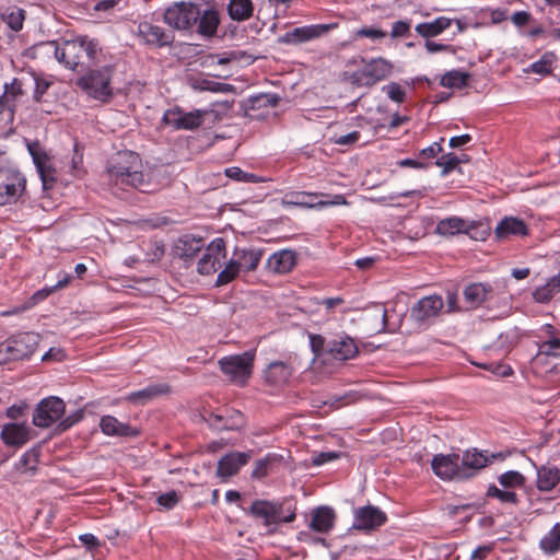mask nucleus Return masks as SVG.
Segmentation results:
<instances>
[{
	"label": "nucleus",
	"mask_w": 560,
	"mask_h": 560,
	"mask_svg": "<svg viewBox=\"0 0 560 560\" xmlns=\"http://www.w3.org/2000/svg\"><path fill=\"white\" fill-rule=\"evenodd\" d=\"M16 360L10 340L7 339L0 342V365L10 361Z\"/></svg>",
	"instance_id": "13d9d810"
},
{
	"label": "nucleus",
	"mask_w": 560,
	"mask_h": 560,
	"mask_svg": "<svg viewBox=\"0 0 560 560\" xmlns=\"http://www.w3.org/2000/svg\"><path fill=\"white\" fill-rule=\"evenodd\" d=\"M268 458L257 460L253 469L252 477L257 479L265 477L268 472Z\"/></svg>",
	"instance_id": "e2e57ef3"
},
{
	"label": "nucleus",
	"mask_w": 560,
	"mask_h": 560,
	"mask_svg": "<svg viewBox=\"0 0 560 560\" xmlns=\"http://www.w3.org/2000/svg\"><path fill=\"white\" fill-rule=\"evenodd\" d=\"M498 481L502 488L514 491L515 488H521L525 483V477L516 470H509L499 476Z\"/></svg>",
	"instance_id": "a18cd8bd"
},
{
	"label": "nucleus",
	"mask_w": 560,
	"mask_h": 560,
	"mask_svg": "<svg viewBox=\"0 0 560 560\" xmlns=\"http://www.w3.org/2000/svg\"><path fill=\"white\" fill-rule=\"evenodd\" d=\"M559 292V283L553 282L552 279H550L544 285L536 288L533 296L536 302L546 303L549 302Z\"/></svg>",
	"instance_id": "c03bdc74"
},
{
	"label": "nucleus",
	"mask_w": 560,
	"mask_h": 560,
	"mask_svg": "<svg viewBox=\"0 0 560 560\" xmlns=\"http://www.w3.org/2000/svg\"><path fill=\"white\" fill-rule=\"evenodd\" d=\"M296 264V254L290 249L273 253L267 260V268L273 273H288Z\"/></svg>",
	"instance_id": "393cba45"
},
{
	"label": "nucleus",
	"mask_w": 560,
	"mask_h": 560,
	"mask_svg": "<svg viewBox=\"0 0 560 560\" xmlns=\"http://www.w3.org/2000/svg\"><path fill=\"white\" fill-rule=\"evenodd\" d=\"M66 358V354L61 348H50L43 357L42 360L45 362L56 361L60 362Z\"/></svg>",
	"instance_id": "338daca9"
},
{
	"label": "nucleus",
	"mask_w": 560,
	"mask_h": 560,
	"mask_svg": "<svg viewBox=\"0 0 560 560\" xmlns=\"http://www.w3.org/2000/svg\"><path fill=\"white\" fill-rule=\"evenodd\" d=\"M34 435V430L27 422H7L1 430L3 443L16 448L26 444Z\"/></svg>",
	"instance_id": "a211bd4d"
},
{
	"label": "nucleus",
	"mask_w": 560,
	"mask_h": 560,
	"mask_svg": "<svg viewBox=\"0 0 560 560\" xmlns=\"http://www.w3.org/2000/svg\"><path fill=\"white\" fill-rule=\"evenodd\" d=\"M489 18L491 24H500L501 22L505 21L508 19V10L506 9H489Z\"/></svg>",
	"instance_id": "774afa93"
},
{
	"label": "nucleus",
	"mask_w": 560,
	"mask_h": 560,
	"mask_svg": "<svg viewBox=\"0 0 560 560\" xmlns=\"http://www.w3.org/2000/svg\"><path fill=\"white\" fill-rule=\"evenodd\" d=\"M203 247L202 240L194 235H184L175 244V254L184 260L192 259Z\"/></svg>",
	"instance_id": "bb28decb"
},
{
	"label": "nucleus",
	"mask_w": 560,
	"mask_h": 560,
	"mask_svg": "<svg viewBox=\"0 0 560 560\" xmlns=\"http://www.w3.org/2000/svg\"><path fill=\"white\" fill-rule=\"evenodd\" d=\"M101 48L98 44L86 36L66 40L55 47V57L67 68L74 70L79 65L98 61Z\"/></svg>",
	"instance_id": "f03ea898"
},
{
	"label": "nucleus",
	"mask_w": 560,
	"mask_h": 560,
	"mask_svg": "<svg viewBox=\"0 0 560 560\" xmlns=\"http://www.w3.org/2000/svg\"><path fill=\"white\" fill-rule=\"evenodd\" d=\"M252 458V452H232L223 456L217 468V475L222 479H228L238 472Z\"/></svg>",
	"instance_id": "aec40b11"
},
{
	"label": "nucleus",
	"mask_w": 560,
	"mask_h": 560,
	"mask_svg": "<svg viewBox=\"0 0 560 560\" xmlns=\"http://www.w3.org/2000/svg\"><path fill=\"white\" fill-rule=\"evenodd\" d=\"M226 242L222 237H215L212 240L207 247L202 256L200 257L197 270L200 275H214L229 261Z\"/></svg>",
	"instance_id": "9b49d317"
},
{
	"label": "nucleus",
	"mask_w": 560,
	"mask_h": 560,
	"mask_svg": "<svg viewBox=\"0 0 560 560\" xmlns=\"http://www.w3.org/2000/svg\"><path fill=\"white\" fill-rule=\"evenodd\" d=\"M444 307L442 296L433 294L420 299L411 308L410 316L418 324L425 325L432 323Z\"/></svg>",
	"instance_id": "4468645a"
},
{
	"label": "nucleus",
	"mask_w": 560,
	"mask_h": 560,
	"mask_svg": "<svg viewBox=\"0 0 560 560\" xmlns=\"http://www.w3.org/2000/svg\"><path fill=\"white\" fill-rule=\"evenodd\" d=\"M474 364L481 369H485L500 377H506V376L512 375V373H513L512 368L504 363L492 362V363H474Z\"/></svg>",
	"instance_id": "3c124183"
},
{
	"label": "nucleus",
	"mask_w": 560,
	"mask_h": 560,
	"mask_svg": "<svg viewBox=\"0 0 560 560\" xmlns=\"http://www.w3.org/2000/svg\"><path fill=\"white\" fill-rule=\"evenodd\" d=\"M338 26L337 23L312 24L294 27L278 38L280 44L300 45L317 39Z\"/></svg>",
	"instance_id": "f8f14e48"
},
{
	"label": "nucleus",
	"mask_w": 560,
	"mask_h": 560,
	"mask_svg": "<svg viewBox=\"0 0 560 560\" xmlns=\"http://www.w3.org/2000/svg\"><path fill=\"white\" fill-rule=\"evenodd\" d=\"M168 393L170 386L167 384H152L143 389L131 393L128 399L132 402L145 404L155 397L166 395Z\"/></svg>",
	"instance_id": "72a5a7b5"
},
{
	"label": "nucleus",
	"mask_w": 560,
	"mask_h": 560,
	"mask_svg": "<svg viewBox=\"0 0 560 560\" xmlns=\"http://www.w3.org/2000/svg\"><path fill=\"white\" fill-rule=\"evenodd\" d=\"M500 456V454H491V456H488L486 453L472 450L465 453L462 464L464 468L481 469Z\"/></svg>",
	"instance_id": "f704fd0d"
},
{
	"label": "nucleus",
	"mask_w": 560,
	"mask_h": 560,
	"mask_svg": "<svg viewBox=\"0 0 560 560\" xmlns=\"http://www.w3.org/2000/svg\"><path fill=\"white\" fill-rule=\"evenodd\" d=\"M200 8L190 1H178L168 5L163 14V21L178 32H190L196 26Z\"/></svg>",
	"instance_id": "423d86ee"
},
{
	"label": "nucleus",
	"mask_w": 560,
	"mask_h": 560,
	"mask_svg": "<svg viewBox=\"0 0 560 560\" xmlns=\"http://www.w3.org/2000/svg\"><path fill=\"white\" fill-rule=\"evenodd\" d=\"M23 20L24 15L22 10L12 11L7 18L8 24L13 31H20L22 28Z\"/></svg>",
	"instance_id": "052dcab7"
},
{
	"label": "nucleus",
	"mask_w": 560,
	"mask_h": 560,
	"mask_svg": "<svg viewBox=\"0 0 560 560\" xmlns=\"http://www.w3.org/2000/svg\"><path fill=\"white\" fill-rule=\"evenodd\" d=\"M28 410V405L24 400H20L9 407L5 411V416L12 420L18 418L26 417V412Z\"/></svg>",
	"instance_id": "5fc2aeb1"
},
{
	"label": "nucleus",
	"mask_w": 560,
	"mask_h": 560,
	"mask_svg": "<svg viewBox=\"0 0 560 560\" xmlns=\"http://www.w3.org/2000/svg\"><path fill=\"white\" fill-rule=\"evenodd\" d=\"M335 522V512L331 508L319 506L312 512L311 528L317 533L329 532Z\"/></svg>",
	"instance_id": "c85d7f7f"
},
{
	"label": "nucleus",
	"mask_w": 560,
	"mask_h": 560,
	"mask_svg": "<svg viewBox=\"0 0 560 560\" xmlns=\"http://www.w3.org/2000/svg\"><path fill=\"white\" fill-rule=\"evenodd\" d=\"M249 514L261 520L264 525L272 526L279 523H290L295 518V508L291 504L256 500L249 508Z\"/></svg>",
	"instance_id": "39448f33"
},
{
	"label": "nucleus",
	"mask_w": 560,
	"mask_h": 560,
	"mask_svg": "<svg viewBox=\"0 0 560 560\" xmlns=\"http://www.w3.org/2000/svg\"><path fill=\"white\" fill-rule=\"evenodd\" d=\"M556 61L557 56L553 52H545L539 60L529 65V67L525 69V72L547 75L552 72Z\"/></svg>",
	"instance_id": "58836bf2"
},
{
	"label": "nucleus",
	"mask_w": 560,
	"mask_h": 560,
	"mask_svg": "<svg viewBox=\"0 0 560 560\" xmlns=\"http://www.w3.org/2000/svg\"><path fill=\"white\" fill-rule=\"evenodd\" d=\"M197 23L198 34L203 37H212L215 35L220 24L219 12L214 8H208L203 11L200 10Z\"/></svg>",
	"instance_id": "cd10ccee"
},
{
	"label": "nucleus",
	"mask_w": 560,
	"mask_h": 560,
	"mask_svg": "<svg viewBox=\"0 0 560 560\" xmlns=\"http://www.w3.org/2000/svg\"><path fill=\"white\" fill-rule=\"evenodd\" d=\"M444 141L443 138L440 139V141H435L429 147L422 149L419 153L420 156L425 159H433L438 154H440L443 151L442 142Z\"/></svg>",
	"instance_id": "bf43d9fd"
},
{
	"label": "nucleus",
	"mask_w": 560,
	"mask_h": 560,
	"mask_svg": "<svg viewBox=\"0 0 560 560\" xmlns=\"http://www.w3.org/2000/svg\"><path fill=\"white\" fill-rule=\"evenodd\" d=\"M142 161L139 154L126 151L117 155V160L108 167V176L116 185H127L141 191H149V179L141 171Z\"/></svg>",
	"instance_id": "f257e3e1"
},
{
	"label": "nucleus",
	"mask_w": 560,
	"mask_h": 560,
	"mask_svg": "<svg viewBox=\"0 0 560 560\" xmlns=\"http://www.w3.org/2000/svg\"><path fill=\"white\" fill-rule=\"evenodd\" d=\"M487 495L491 498H497L500 502L503 503H512L515 504L517 502V495L514 491L510 489H500L497 486H489Z\"/></svg>",
	"instance_id": "09e8293b"
},
{
	"label": "nucleus",
	"mask_w": 560,
	"mask_h": 560,
	"mask_svg": "<svg viewBox=\"0 0 560 560\" xmlns=\"http://www.w3.org/2000/svg\"><path fill=\"white\" fill-rule=\"evenodd\" d=\"M254 359L253 352L245 351L241 354L223 357L219 364L221 371L232 383L245 385L252 374Z\"/></svg>",
	"instance_id": "1a4fd4ad"
},
{
	"label": "nucleus",
	"mask_w": 560,
	"mask_h": 560,
	"mask_svg": "<svg viewBox=\"0 0 560 560\" xmlns=\"http://www.w3.org/2000/svg\"><path fill=\"white\" fill-rule=\"evenodd\" d=\"M207 114L208 110L206 109L184 112L179 107H173L164 113L163 121L175 129L191 130L198 128L203 122V117Z\"/></svg>",
	"instance_id": "ddd939ff"
},
{
	"label": "nucleus",
	"mask_w": 560,
	"mask_h": 560,
	"mask_svg": "<svg viewBox=\"0 0 560 560\" xmlns=\"http://www.w3.org/2000/svg\"><path fill=\"white\" fill-rule=\"evenodd\" d=\"M394 65L392 61L376 57L363 60V66L353 73V79L359 85L372 86L392 75Z\"/></svg>",
	"instance_id": "9d476101"
},
{
	"label": "nucleus",
	"mask_w": 560,
	"mask_h": 560,
	"mask_svg": "<svg viewBox=\"0 0 560 560\" xmlns=\"http://www.w3.org/2000/svg\"><path fill=\"white\" fill-rule=\"evenodd\" d=\"M253 3L250 0H230L228 12L234 21L248 20L253 14Z\"/></svg>",
	"instance_id": "e433bc0d"
},
{
	"label": "nucleus",
	"mask_w": 560,
	"mask_h": 560,
	"mask_svg": "<svg viewBox=\"0 0 560 560\" xmlns=\"http://www.w3.org/2000/svg\"><path fill=\"white\" fill-rule=\"evenodd\" d=\"M539 547L546 555L560 550V523H557L539 541Z\"/></svg>",
	"instance_id": "4c0bfd02"
},
{
	"label": "nucleus",
	"mask_w": 560,
	"mask_h": 560,
	"mask_svg": "<svg viewBox=\"0 0 560 560\" xmlns=\"http://www.w3.org/2000/svg\"><path fill=\"white\" fill-rule=\"evenodd\" d=\"M459 163L460 159L454 153L444 154L435 161V164L442 168L443 176L452 172Z\"/></svg>",
	"instance_id": "8fccbe9b"
},
{
	"label": "nucleus",
	"mask_w": 560,
	"mask_h": 560,
	"mask_svg": "<svg viewBox=\"0 0 560 560\" xmlns=\"http://www.w3.org/2000/svg\"><path fill=\"white\" fill-rule=\"evenodd\" d=\"M191 88L197 91H210L213 93H229L233 90V86L230 84L217 82L208 78L191 80Z\"/></svg>",
	"instance_id": "ea45409f"
},
{
	"label": "nucleus",
	"mask_w": 560,
	"mask_h": 560,
	"mask_svg": "<svg viewBox=\"0 0 560 560\" xmlns=\"http://www.w3.org/2000/svg\"><path fill=\"white\" fill-rule=\"evenodd\" d=\"M383 91L386 93L388 98H390L392 101H394L396 103H402L406 98L405 89L396 82H390V83L384 85Z\"/></svg>",
	"instance_id": "603ef678"
},
{
	"label": "nucleus",
	"mask_w": 560,
	"mask_h": 560,
	"mask_svg": "<svg viewBox=\"0 0 560 560\" xmlns=\"http://www.w3.org/2000/svg\"><path fill=\"white\" fill-rule=\"evenodd\" d=\"M16 360L30 357L38 346L39 335L36 332H21L9 338Z\"/></svg>",
	"instance_id": "5701e85b"
},
{
	"label": "nucleus",
	"mask_w": 560,
	"mask_h": 560,
	"mask_svg": "<svg viewBox=\"0 0 560 560\" xmlns=\"http://www.w3.org/2000/svg\"><path fill=\"white\" fill-rule=\"evenodd\" d=\"M386 521V514L377 506H361L353 512V527L360 530H374L385 524Z\"/></svg>",
	"instance_id": "dca6fc26"
},
{
	"label": "nucleus",
	"mask_w": 560,
	"mask_h": 560,
	"mask_svg": "<svg viewBox=\"0 0 560 560\" xmlns=\"http://www.w3.org/2000/svg\"><path fill=\"white\" fill-rule=\"evenodd\" d=\"M452 19L446 16H439L433 21L417 24L415 31L418 35L424 38H432L441 35L452 25Z\"/></svg>",
	"instance_id": "c756f323"
},
{
	"label": "nucleus",
	"mask_w": 560,
	"mask_h": 560,
	"mask_svg": "<svg viewBox=\"0 0 560 560\" xmlns=\"http://www.w3.org/2000/svg\"><path fill=\"white\" fill-rule=\"evenodd\" d=\"M410 33V22L409 21H396L393 24L390 36L392 38L407 37Z\"/></svg>",
	"instance_id": "6e6d98bb"
},
{
	"label": "nucleus",
	"mask_w": 560,
	"mask_h": 560,
	"mask_svg": "<svg viewBox=\"0 0 560 560\" xmlns=\"http://www.w3.org/2000/svg\"><path fill=\"white\" fill-rule=\"evenodd\" d=\"M494 232L498 238H506L512 235L523 236L527 234V225L521 219L505 217L498 223Z\"/></svg>",
	"instance_id": "a878e982"
},
{
	"label": "nucleus",
	"mask_w": 560,
	"mask_h": 560,
	"mask_svg": "<svg viewBox=\"0 0 560 560\" xmlns=\"http://www.w3.org/2000/svg\"><path fill=\"white\" fill-rule=\"evenodd\" d=\"M560 481V470L556 466H540L537 468L536 486L539 491H550Z\"/></svg>",
	"instance_id": "2f4dec72"
},
{
	"label": "nucleus",
	"mask_w": 560,
	"mask_h": 560,
	"mask_svg": "<svg viewBox=\"0 0 560 560\" xmlns=\"http://www.w3.org/2000/svg\"><path fill=\"white\" fill-rule=\"evenodd\" d=\"M492 288L486 283H471L464 290L465 302L469 307L475 308L481 305L491 293Z\"/></svg>",
	"instance_id": "7c9ffc66"
},
{
	"label": "nucleus",
	"mask_w": 560,
	"mask_h": 560,
	"mask_svg": "<svg viewBox=\"0 0 560 560\" xmlns=\"http://www.w3.org/2000/svg\"><path fill=\"white\" fill-rule=\"evenodd\" d=\"M387 35V32L382 30L381 27L374 25H364L360 28H357L352 32V38H369L372 42H381Z\"/></svg>",
	"instance_id": "79ce46f5"
},
{
	"label": "nucleus",
	"mask_w": 560,
	"mask_h": 560,
	"mask_svg": "<svg viewBox=\"0 0 560 560\" xmlns=\"http://www.w3.org/2000/svg\"><path fill=\"white\" fill-rule=\"evenodd\" d=\"M38 463V452L34 448L25 452L16 464L21 472H34Z\"/></svg>",
	"instance_id": "49530a36"
},
{
	"label": "nucleus",
	"mask_w": 560,
	"mask_h": 560,
	"mask_svg": "<svg viewBox=\"0 0 560 560\" xmlns=\"http://www.w3.org/2000/svg\"><path fill=\"white\" fill-rule=\"evenodd\" d=\"M225 175L231 179H234L236 182H242V183H261L262 182V179L259 176H257L253 173L244 172L243 170H241L240 167H236V166L228 167L225 170Z\"/></svg>",
	"instance_id": "de8ad7c7"
},
{
	"label": "nucleus",
	"mask_w": 560,
	"mask_h": 560,
	"mask_svg": "<svg viewBox=\"0 0 560 560\" xmlns=\"http://www.w3.org/2000/svg\"><path fill=\"white\" fill-rule=\"evenodd\" d=\"M468 73L462 70H451L442 75L440 84L448 89H462L467 84Z\"/></svg>",
	"instance_id": "a19ab883"
},
{
	"label": "nucleus",
	"mask_w": 560,
	"mask_h": 560,
	"mask_svg": "<svg viewBox=\"0 0 560 560\" xmlns=\"http://www.w3.org/2000/svg\"><path fill=\"white\" fill-rule=\"evenodd\" d=\"M178 502V494L176 491H168L165 493H162L158 497V503L159 505L163 506L164 509H173Z\"/></svg>",
	"instance_id": "4d7b16f0"
},
{
	"label": "nucleus",
	"mask_w": 560,
	"mask_h": 560,
	"mask_svg": "<svg viewBox=\"0 0 560 560\" xmlns=\"http://www.w3.org/2000/svg\"><path fill=\"white\" fill-rule=\"evenodd\" d=\"M281 203L284 207L323 209L326 207L347 205V200L343 195L327 196L317 192L291 191L283 196Z\"/></svg>",
	"instance_id": "6e6552de"
},
{
	"label": "nucleus",
	"mask_w": 560,
	"mask_h": 560,
	"mask_svg": "<svg viewBox=\"0 0 560 560\" xmlns=\"http://www.w3.org/2000/svg\"><path fill=\"white\" fill-rule=\"evenodd\" d=\"M360 139L359 131H352L347 135L335 137L334 142L340 145L353 144Z\"/></svg>",
	"instance_id": "69168bd1"
},
{
	"label": "nucleus",
	"mask_w": 560,
	"mask_h": 560,
	"mask_svg": "<svg viewBox=\"0 0 560 560\" xmlns=\"http://www.w3.org/2000/svg\"><path fill=\"white\" fill-rule=\"evenodd\" d=\"M22 88V81L14 78L10 83H4L3 93L0 96L13 108L16 98L23 94Z\"/></svg>",
	"instance_id": "37998d69"
},
{
	"label": "nucleus",
	"mask_w": 560,
	"mask_h": 560,
	"mask_svg": "<svg viewBox=\"0 0 560 560\" xmlns=\"http://www.w3.org/2000/svg\"><path fill=\"white\" fill-rule=\"evenodd\" d=\"M465 231V234H468L472 240L476 241H485L489 234V229L481 223H475L469 221V226Z\"/></svg>",
	"instance_id": "864d4df0"
},
{
	"label": "nucleus",
	"mask_w": 560,
	"mask_h": 560,
	"mask_svg": "<svg viewBox=\"0 0 560 560\" xmlns=\"http://www.w3.org/2000/svg\"><path fill=\"white\" fill-rule=\"evenodd\" d=\"M100 427L104 434L110 436H133L139 433V429L128 422H100Z\"/></svg>",
	"instance_id": "c9c22d12"
},
{
	"label": "nucleus",
	"mask_w": 560,
	"mask_h": 560,
	"mask_svg": "<svg viewBox=\"0 0 560 560\" xmlns=\"http://www.w3.org/2000/svg\"><path fill=\"white\" fill-rule=\"evenodd\" d=\"M292 373L290 364L283 361H273L265 369L264 378L270 386L282 387L289 383Z\"/></svg>",
	"instance_id": "4be33fe9"
},
{
	"label": "nucleus",
	"mask_w": 560,
	"mask_h": 560,
	"mask_svg": "<svg viewBox=\"0 0 560 560\" xmlns=\"http://www.w3.org/2000/svg\"><path fill=\"white\" fill-rule=\"evenodd\" d=\"M137 36L143 44L152 47L168 46L174 40V36L170 32L148 21L138 24Z\"/></svg>",
	"instance_id": "f3484780"
},
{
	"label": "nucleus",
	"mask_w": 560,
	"mask_h": 560,
	"mask_svg": "<svg viewBox=\"0 0 560 560\" xmlns=\"http://www.w3.org/2000/svg\"><path fill=\"white\" fill-rule=\"evenodd\" d=\"M25 189L26 177L19 168L0 166V206L15 203Z\"/></svg>",
	"instance_id": "0eeeda50"
},
{
	"label": "nucleus",
	"mask_w": 560,
	"mask_h": 560,
	"mask_svg": "<svg viewBox=\"0 0 560 560\" xmlns=\"http://www.w3.org/2000/svg\"><path fill=\"white\" fill-rule=\"evenodd\" d=\"M328 351L336 360L353 359L358 353L355 341L349 336H340L328 343Z\"/></svg>",
	"instance_id": "b1692460"
},
{
	"label": "nucleus",
	"mask_w": 560,
	"mask_h": 560,
	"mask_svg": "<svg viewBox=\"0 0 560 560\" xmlns=\"http://www.w3.org/2000/svg\"><path fill=\"white\" fill-rule=\"evenodd\" d=\"M338 457H339V454L336 452H322V453L316 454L313 457V464L315 466H320V465L331 462Z\"/></svg>",
	"instance_id": "0e129e2a"
},
{
	"label": "nucleus",
	"mask_w": 560,
	"mask_h": 560,
	"mask_svg": "<svg viewBox=\"0 0 560 560\" xmlns=\"http://www.w3.org/2000/svg\"><path fill=\"white\" fill-rule=\"evenodd\" d=\"M431 467L433 472L443 480L462 479L467 476L459 466L457 454H438L432 458Z\"/></svg>",
	"instance_id": "2eb2a0df"
},
{
	"label": "nucleus",
	"mask_w": 560,
	"mask_h": 560,
	"mask_svg": "<svg viewBox=\"0 0 560 560\" xmlns=\"http://www.w3.org/2000/svg\"><path fill=\"white\" fill-rule=\"evenodd\" d=\"M469 221L459 217H450L442 219L438 222L435 231L443 236H454L459 233L468 231Z\"/></svg>",
	"instance_id": "473e14b6"
},
{
	"label": "nucleus",
	"mask_w": 560,
	"mask_h": 560,
	"mask_svg": "<svg viewBox=\"0 0 560 560\" xmlns=\"http://www.w3.org/2000/svg\"><path fill=\"white\" fill-rule=\"evenodd\" d=\"M66 411L65 401L57 396L43 398L36 406L33 420H60Z\"/></svg>",
	"instance_id": "6ab92c4d"
},
{
	"label": "nucleus",
	"mask_w": 560,
	"mask_h": 560,
	"mask_svg": "<svg viewBox=\"0 0 560 560\" xmlns=\"http://www.w3.org/2000/svg\"><path fill=\"white\" fill-rule=\"evenodd\" d=\"M424 47L429 54H436L441 51L453 52V47L451 45L436 43L429 39L425 42Z\"/></svg>",
	"instance_id": "680f3d73"
},
{
	"label": "nucleus",
	"mask_w": 560,
	"mask_h": 560,
	"mask_svg": "<svg viewBox=\"0 0 560 560\" xmlns=\"http://www.w3.org/2000/svg\"><path fill=\"white\" fill-rule=\"evenodd\" d=\"M113 74L114 67L110 65L90 69L78 79L77 84L89 97L101 103H107L114 95L112 88Z\"/></svg>",
	"instance_id": "7ed1b4c3"
},
{
	"label": "nucleus",
	"mask_w": 560,
	"mask_h": 560,
	"mask_svg": "<svg viewBox=\"0 0 560 560\" xmlns=\"http://www.w3.org/2000/svg\"><path fill=\"white\" fill-rule=\"evenodd\" d=\"M261 256L262 253L259 249L236 247L225 267L218 273L215 285L222 287L232 282L241 272L254 271Z\"/></svg>",
	"instance_id": "20e7f679"
},
{
	"label": "nucleus",
	"mask_w": 560,
	"mask_h": 560,
	"mask_svg": "<svg viewBox=\"0 0 560 560\" xmlns=\"http://www.w3.org/2000/svg\"><path fill=\"white\" fill-rule=\"evenodd\" d=\"M28 151L42 179L43 187L46 189L56 179V171L50 158L37 144L28 145Z\"/></svg>",
	"instance_id": "412c9836"
}]
</instances>
